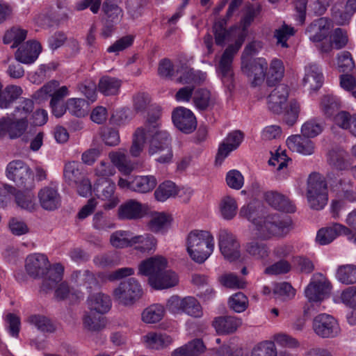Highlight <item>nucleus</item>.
<instances>
[{
  "mask_svg": "<svg viewBox=\"0 0 356 356\" xmlns=\"http://www.w3.org/2000/svg\"><path fill=\"white\" fill-rule=\"evenodd\" d=\"M28 127L29 121L26 118H2L0 119V137L8 136L12 140L19 138L24 134Z\"/></svg>",
  "mask_w": 356,
  "mask_h": 356,
  "instance_id": "obj_12",
  "label": "nucleus"
},
{
  "mask_svg": "<svg viewBox=\"0 0 356 356\" xmlns=\"http://www.w3.org/2000/svg\"><path fill=\"white\" fill-rule=\"evenodd\" d=\"M332 24L330 20L321 17L312 22L306 30L310 40L320 42L325 39L330 33Z\"/></svg>",
  "mask_w": 356,
  "mask_h": 356,
  "instance_id": "obj_20",
  "label": "nucleus"
},
{
  "mask_svg": "<svg viewBox=\"0 0 356 356\" xmlns=\"http://www.w3.org/2000/svg\"><path fill=\"white\" fill-rule=\"evenodd\" d=\"M213 28L215 30V41L218 45H223L225 42L232 40L233 38H238V35H236L238 32L236 28L228 31L222 26L218 24H215Z\"/></svg>",
  "mask_w": 356,
  "mask_h": 356,
  "instance_id": "obj_63",
  "label": "nucleus"
},
{
  "mask_svg": "<svg viewBox=\"0 0 356 356\" xmlns=\"http://www.w3.org/2000/svg\"><path fill=\"white\" fill-rule=\"evenodd\" d=\"M307 197L313 209H322L327 202V184L317 173L311 174L308 179Z\"/></svg>",
  "mask_w": 356,
  "mask_h": 356,
  "instance_id": "obj_6",
  "label": "nucleus"
},
{
  "mask_svg": "<svg viewBox=\"0 0 356 356\" xmlns=\"http://www.w3.org/2000/svg\"><path fill=\"white\" fill-rule=\"evenodd\" d=\"M7 177L18 187L32 189L34 186L33 174L29 167L21 160L10 162L6 168Z\"/></svg>",
  "mask_w": 356,
  "mask_h": 356,
  "instance_id": "obj_7",
  "label": "nucleus"
},
{
  "mask_svg": "<svg viewBox=\"0 0 356 356\" xmlns=\"http://www.w3.org/2000/svg\"><path fill=\"white\" fill-rule=\"evenodd\" d=\"M92 226L99 231H107L115 227L113 220L103 211H97L92 218Z\"/></svg>",
  "mask_w": 356,
  "mask_h": 356,
  "instance_id": "obj_60",
  "label": "nucleus"
},
{
  "mask_svg": "<svg viewBox=\"0 0 356 356\" xmlns=\"http://www.w3.org/2000/svg\"><path fill=\"white\" fill-rule=\"evenodd\" d=\"M178 282L177 273L171 270H164L157 277H152L149 284L156 290L168 289L174 287Z\"/></svg>",
  "mask_w": 356,
  "mask_h": 356,
  "instance_id": "obj_29",
  "label": "nucleus"
},
{
  "mask_svg": "<svg viewBox=\"0 0 356 356\" xmlns=\"http://www.w3.org/2000/svg\"><path fill=\"white\" fill-rule=\"evenodd\" d=\"M150 110L152 113H148V117L144 127L145 132L152 136L149 148L150 155L159 154L156 161L159 163H168L172 157V152L170 146V138L167 131L159 129L158 122L161 113L157 106H152Z\"/></svg>",
  "mask_w": 356,
  "mask_h": 356,
  "instance_id": "obj_3",
  "label": "nucleus"
},
{
  "mask_svg": "<svg viewBox=\"0 0 356 356\" xmlns=\"http://www.w3.org/2000/svg\"><path fill=\"white\" fill-rule=\"evenodd\" d=\"M145 214V205L134 199L123 202L118 209V217L123 220H135L142 218Z\"/></svg>",
  "mask_w": 356,
  "mask_h": 356,
  "instance_id": "obj_16",
  "label": "nucleus"
},
{
  "mask_svg": "<svg viewBox=\"0 0 356 356\" xmlns=\"http://www.w3.org/2000/svg\"><path fill=\"white\" fill-rule=\"evenodd\" d=\"M172 218L171 215L165 212H152L149 220L147 223L149 231L155 233H163L171 225Z\"/></svg>",
  "mask_w": 356,
  "mask_h": 356,
  "instance_id": "obj_27",
  "label": "nucleus"
},
{
  "mask_svg": "<svg viewBox=\"0 0 356 356\" xmlns=\"http://www.w3.org/2000/svg\"><path fill=\"white\" fill-rule=\"evenodd\" d=\"M26 36V30L19 26H13L5 33L3 42L10 44L11 48H15L25 40Z\"/></svg>",
  "mask_w": 356,
  "mask_h": 356,
  "instance_id": "obj_40",
  "label": "nucleus"
},
{
  "mask_svg": "<svg viewBox=\"0 0 356 356\" xmlns=\"http://www.w3.org/2000/svg\"><path fill=\"white\" fill-rule=\"evenodd\" d=\"M338 195L349 202H356V186L350 179L341 180L338 186Z\"/></svg>",
  "mask_w": 356,
  "mask_h": 356,
  "instance_id": "obj_52",
  "label": "nucleus"
},
{
  "mask_svg": "<svg viewBox=\"0 0 356 356\" xmlns=\"http://www.w3.org/2000/svg\"><path fill=\"white\" fill-rule=\"evenodd\" d=\"M245 252L256 259L264 260L270 254V250L266 243L255 240L248 242L245 245Z\"/></svg>",
  "mask_w": 356,
  "mask_h": 356,
  "instance_id": "obj_37",
  "label": "nucleus"
},
{
  "mask_svg": "<svg viewBox=\"0 0 356 356\" xmlns=\"http://www.w3.org/2000/svg\"><path fill=\"white\" fill-rule=\"evenodd\" d=\"M289 88L287 86H277L269 95L267 99L268 109L275 114L283 113L286 100L289 97Z\"/></svg>",
  "mask_w": 356,
  "mask_h": 356,
  "instance_id": "obj_17",
  "label": "nucleus"
},
{
  "mask_svg": "<svg viewBox=\"0 0 356 356\" xmlns=\"http://www.w3.org/2000/svg\"><path fill=\"white\" fill-rule=\"evenodd\" d=\"M82 321L83 328L92 332H98L102 330L106 325V318L101 316H97L90 313H86Z\"/></svg>",
  "mask_w": 356,
  "mask_h": 356,
  "instance_id": "obj_43",
  "label": "nucleus"
},
{
  "mask_svg": "<svg viewBox=\"0 0 356 356\" xmlns=\"http://www.w3.org/2000/svg\"><path fill=\"white\" fill-rule=\"evenodd\" d=\"M251 356H277V348L271 340L262 341L256 344Z\"/></svg>",
  "mask_w": 356,
  "mask_h": 356,
  "instance_id": "obj_54",
  "label": "nucleus"
},
{
  "mask_svg": "<svg viewBox=\"0 0 356 356\" xmlns=\"http://www.w3.org/2000/svg\"><path fill=\"white\" fill-rule=\"evenodd\" d=\"M144 128H138L133 136V141L129 152L132 156L138 157L143 152L147 138Z\"/></svg>",
  "mask_w": 356,
  "mask_h": 356,
  "instance_id": "obj_49",
  "label": "nucleus"
},
{
  "mask_svg": "<svg viewBox=\"0 0 356 356\" xmlns=\"http://www.w3.org/2000/svg\"><path fill=\"white\" fill-rule=\"evenodd\" d=\"M27 321L43 333H53L56 330V327L51 320L43 315H31L28 318Z\"/></svg>",
  "mask_w": 356,
  "mask_h": 356,
  "instance_id": "obj_38",
  "label": "nucleus"
},
{
  "mask_svg": "<svg viewBox=\"0 0 356 356\" xmlns=\"http://www.w3.org/2000/svg\"><path fill=\"white\" fill-rule=\"evenodd\" d=\"M323 82L321 70L316 64L311 63L305 67V74L302 79L303 86L308 90H318Z\"/></svg>",
  "mask_w": 356,
  "mask_h": 356,
  "instance_id": "obj_25",
  "label": "nucleus"
},
{
  "mask_svg": "<svg viewBox=\"0 0 356 356\" xmlns=\"http://www.w3.org/2000/svg\"><path fill=\"white\" fill-rule=\"evenodd\" d=\"M108 158L113 165L124 175H130L136 168V163L129 159L126 149H118L109 152Z\"/></svg>",
  "mask_w": 356,
  "mask_h": 356,
  "instance_id": "obj_22",
  "label": "nucleus"
},
{
  "mask_svg": "<svg viewBox=\"0 0 356 356\" xmlns=\"http://www.w3.org/2000/svg\"><path fill=\"white\" fill-rule=\"evenodd\" d=\"M53 288H55L54 296L58 300L67 299L71 302H75L82 297L79 291L71 288L66 282H58L51 289Z\"/></svg>",
  "mask_w": 356,
  "mask_h": 356,
  "instance_id": "obj_34",
  "label": "nucleus"
},
{
  "mask_svg": "<svg viewBox=\"0 0 356 356\" xmlns=\"http://www.w3.org/2000/svg\"><path fill=\"white\" fill-rule=\"evenodd\" d=\"M132 234L128 231L119 230L113 232L110 236L111 244L116 248H124L131 246Z\"/></svg>",
  "mask_w": 356,
  "mask_h": 356,
  "instance_id": "obj_59",
  "label": "nucleus"
},
{
  "mask_svg": "<svg viewBox=\"0 0 356 356\" xmlns=\"http://www.w3.org/2000/svg\"><path fill=\"white\" fill-rule=\"evenodd\" d=\"M88 304L91 312L102 314L107 313L111 307L110 297L102 293L92 295L88 300Z\"/></svg>",
  "mask_w": 356,
  "mask_h": 356,
  "instance_id": "obj_33",
  "label": "nucleus"
},
{
  "mask_svg": "<svg viewBox=\"0 0 356 356\" xmlns=\"http://www.w3.org/2000/svg\"><path fill=\"white\" fill-rule=\"evenodd\" d=\"M185 245L191 259L196 264H202L214 252L215 238L210 231L193 229L188 234Z\"/></svg>",
  "mask_w": 356,
  "mask_h": 356,
  "instance_id": "obj_4",
  "label": "nucleus"
},
{
  "mask_svg": "<svg viewBox=\"0 0 356 356\" xmlns=\"http://www.w3.org/2000/svg\"><path fill=\"white\" fill-rule=\"evenodd\" d=\"M141 341L146 348L152 350H162L169 346L173 340L166 334L149 332L141 337Z\"/></svg>",
  "mask_w": 356,
  "mask_h": 356,
  "instance_id": "obj_26",
  "label": "nucleus"
},
{
  "mask_svg": "<svg viewBox=\"0 0 356 356\" xmlns=\"http://www.w3.org/2000/svg\"><path fill=\"white\" fill-rule=\"evenodd\" d=\"M157 185V179L153 175L136 176L132 179V191L146 193L152 191Z\"/></svg>",
  "mask_w": 356,
  "mask_h": 356,
  "instance_id": "obj_35",
  "label": "nucleus"
},
{
  "mask_svg": "<svg viewBox=\"0 0 356 356\" xmlns=\"http://www.w3.org/2000/svg\"><path fill=\"white\" fill-rule=\"evenodd\" d=\"M266 201L277 210L287 213L294 212L295 205L287 197L277 192L270 191L265 194Z\"/></svg>",
  "mask_w": 356,
  "mask_h": 356,
  "instance_id": "obj_30",
  "label": "nucleus"
},
{
  "mask_svg": "<svg viewBox=\"0 0 356 356\" xmlns=\"http://www.w3.org/2000/svg\"><path fill=\"white\" fill-rule=\"evenodd\" d=\"M218 280L222 286L231 289H243L245 286V282L232 273H223Z\"/></svg>",
  "mask_w": 356,
  "mask_h": 356,
  "instance_id": "obj_58",
  "label": "nucleus"
},
{
  "mask_svg": "<svg viewBox=\"0 0 356 356\" xmlns=\"http://www.w3.org/2000/svg\"><path fill=\"white\" fill-rule=\"evenodd\" d=\"M286 145L291 151L303 155H311L315 149L314 142L302 135H293L289 137Z\"/></svg>",
  "mask_w": 356,
  "mask_h": 356,
  "instance_id": "obj_28",
  "label": "nucleus"
},
{
  "mask_svg": "<svg viewBox=\"0 0 356 356\" xmlns=\"http://www.w3.org/2000/svg\"><path fill=\"white\" fill-rule=\"evenodd\" d=\"M337 280L345 284H351L356 282V266L346 264L338 267L337 271Z\"/></svg>",
  "mask_w": 356,
  "mask_h": 356,
  "instance_id": "obj_48",
  "label": "nucleus"
},
{
  "mask_svg": "<svg viewBox=\"0 0 356 356\" xmlns=\"http://www.w3.org/2000/svg\"><path fill=\"white\" fill-rule=\"evenodd\" d=\"M115 184L109 178L98 179L95 184V189L99 197L105 201L103 208L111 210L115 208L120 202V200L115 195Z\"/></svg>",
  "mask_w": 356,
  "mask_h": 356,
  "instance_id": "obj_14",
  "label": "nucleus"
},
{
  "mask_svg": "<svg viewBox=\"0 0 356 356\" xmlns=\"http://www.w3.org/2000/svg\"><path fill=\"white\" fill-rule=\"evenodd\" d=\"M176 192V184L171 181H165L158 186L154 195L157 201L164 202L175 195Z\"/></svg>",
  "mask_w": 356,
  "mask_h": 356,
  "instance_id": "obj_51",
  "label": "nucleus"
},
{
  "mask_svg": "<svg viewBox=\"0 0 356 356\" xmlns=\"http://www.w3.org/2000/svg\"><path fill=\"white\" fill-rule=\"evenodd\" d=\"M197 127V120L193 113L186 108L179 107V131L190 134Z\"/></svg>",
  "mask_w": 356,
  "mask_h": 356,
  "instance_id": "obj_36",
  "label": "nucleus"
},
{
  "mask_svg": "<svg viewBox=\"0 0 356 356\" xmlns=\"http://www.w3.org/2000/svg\"><path fill=\"white\" fill-rule=\"evenodd\" d=\"M130 247L142 254H151L156 249L157 239L149 233L138 235L132 234Z\"/></svg>",
  "mask_w": 356,
  "mask_h": 356,
  "instance_id": "obj_24",
  "label": "nucleus"
},
{
  "mask_svg": "<svg viewBox=\"0 0 356 356\" xmlns=\"http://www.w3.org/2000/svg\"><path fill=\"white\" fill-rule=\"evenodd\" d=\"M254 213V207L248 204L241 208L239 216L252 221L254 225V235L257 238L268 240L273 237H283L291 229V220L288 216L270 215L255 218Z\"/></svg>",
  "mask_w": 356,
  "mask_h": 356,
  "instance_id": "obj_1",
  "label": "nucleus"
},
{
  "mask_svg": "<svg viewBox=\"0 0 356 356\" xmlns=\"http://www.w3.org/2000/svg\"><path fill=\"white\" fill-rule=\"evenodd\" d=\"M41 49V45L38 42L27 41L21 45L15 52V59L22 63L31 64L37 59Z\"/></svg>",
  "mask_w": 356,
  "mask_h": 356,
  "instance_id": "obj_21",
  "label": "nucleus"
},
{
  "mask_svg": "<svg viewBox=\"0 0 356 356\" xmlns=\"http://www.w3.org/2000/svg\"><path fill=\"white\" fill-rule=\"evenodd\" d=\"M314 332L321 338H334L341 332L337 321L327 314L316 316L312 323Z\"/></svg>",
  "mask_w": 356,
  "mask_h": 356,
  "instance_id": "obj_11",
  "label": "nucleus"
},
{
  "mask_svg": "<svg viewBox=\"0 0 356 356\" xmlns=\"http://www.w3.org/2000/svg\"><path fill=\"white\" fill-rule=\"evenodd\" d=\"M267 62L263 58H257L241 62V70L252 81L254 86L261 84L265 78Z\"/></svg>",
  "mask_w": 356,
  "mask_h": 356,
  "instance_id": "obj_13",
  "label": "nucleus"
},
{
  "mask_svg": "<svg viewBox=\"0 0 356 356\" xmlns=\"http://www.w3.org/2000/svg\"><path fill=\"white\" fill-rule=\"evenodd\" d=\"M218 241L220 251L225 259L232 261L240 257V244L233 233L222 229L218 232Z\"/></svg>",
  "mask_w": 356,
  "mask_h": 356,
  "instance_id": "obj_9",
  "label": "nucleus"
},
{
  "mask_svg": "<svg viewBox=\"0 0 356 356\" xmlns=\"http://www.w3.org/2000/svg\"><path fill=\"white\" fill-rule=\"evenodd\" d=\"M31 190L25 189L24 191H17V193L15 194V200L17 205L21 209L33 211L35 210L36 204L34 201V194Z\"/></svg>",
  "mask_w": 356,
  "mask_h": 356,
  "instance_id": "obj_41",
  "label": "nucleus"
},
{
  "mask_svg": "<svg viewBox=\"0 0 356 356\" xmlns=\"http://www.w3.org/2000/svg\"><path fill=\"white\" fill-rule=\"evenodd\" d=\"M49 266L48 258L43 254H30L25 261V269L29 275L33 278L44 277L41 289L46 292L63 280L64 273V267L60 264Z\"/></svg>",
  "mask_w": 356,
  "mask_h": 356,
  "instance_id": "obj_2",
  "label": "nucleus"
},
{
  "mask_svg": "<svg viewBox=\"0 0 356 356\" xmlns=\"http://www.w3.org/2000/svg\"><path fill=\"white\" fill-rule=\"evenodd\" d=\"M238 204L234 197L226 195L222 197L220 202V211L225 220H232L236 215Z\"/></svg>",
  "mask_w": 356,
  "mask_h": 356,
  "instance_id": "obj_45",
  "label": "nucleus"
},
{
  "mask_svg": "<svg viewBox=\"0 0 356 356\" xmlns=\"http://www.w3.org/2000/svg\"><path fill=\"white\" fill-rule=\"evenodd\" d=\"M245 40V34L236 40L234 44L229 45L223 52L219 61L218 72L224 82H232L233 77L232 62L235 54Z\"/></svg>",
  "mask_w": 356,
  "mask_h": 356,
  "instance_id": "obj_10",
  "label": "nucleus"
},
{
  "mask_svg": "<svg viewBox=\"0 0 356 356\" xmlns=\"http://www.w3.org/2000/svg\"><path fill=\"white\" fill-rule=\"evenodd\" d=\"M272 341L285 348L296 349L300 346L299 341L293 337L284 332L275 334L272 337Z\"/></svg>",
  "mask_w": 356,
  "mask_h": 356,
  "instance_id": "obj_61",
  "label": "nucleus"
},
{
  "mask_svg": "<svg viewBox=\"0 0 356 356\" xmlns=\"http://www.w3.org/2000/svg\"><path fill=\"white\" fill-rule=\"evenodd\" d=\"M331 291V284L322 274H314L305 290V294L310 302H319L327 298Z\"/></svg>",
  "mask_w": 356,
  "mask_h": 356,
  "instance_id": "obj_8",
  "label": "nucleus"
},
{
  "mask_svg": "<svg viewBox=\"0 0 356 356\" xmlns=\"http://www.w3.org/2000/svg\"><path fill=\"white\" fill-rule=\"evenodd\" d=\"M323 130V124L315 119L306 121L301 127L302 136L308 138L316 137L322 133Z\"/></svg>",
  "mask_w": 356,
  "mask_h": 356,
  "instance_id": "obj_55",
  "label": "nucleus"
},
{
  "mask_svg": "<svg viewBox=\"0 0 356 356\" xmlns=\"http://www.w3.org/2000/svg\"><path fill=\"white\" fill-rule=\"evenodd\" d=\"M207 79L205 72L194 70L193 69L186 67L181 70V76L179 77V82L188 83L191 86L200 85L204 83Z\"/></svg>",
  "mask_w": 356,
  "mask_h": 356,
  "instance_id": "obj_39",
  "label": "nucleus"
},
{
  "mask_svg": "<svg viewBox=\"0 0 356 356\" xmlns=\"http://www.w3.org/2000/svg\"><path fill=\"white\" fill-rule=\"evenodd\" d=\"M284 74V67L283 62L278 58L273 59L265 76H266L268 84L273 85L276 82L280 81L283 78Z\"/></svg>",
  "mask_w": 356,
  "mask_h": 356,
  "instance_id": "obj_44",
  "label": "nucleus"
},
{
  "mask_svg": "<svg viewBox=\"0 0 356 356\" xmlns=\"http://www.w3.org/2000/svg\"><path fill=\"white\" fill-rule=\"evenodd\" d=\"M38 199L42 208L47 211H54L61 204V197L57 188L51 186H45L40 189Z\"/></svg>",
  "mask_w": 356,
  "mask_h": 356,
  "instance_id": "obj_23",
  "label": "nucleus"
},
{
  "mask_svg": "<svg viewBox=\"0 0 356 356\" xmlns=\"http://www.w3.org/2000/svg\"><path fill=\"white\" fill-rule=\"evenodd\" d=\"M179 309L189 316L200 318L202 316V309L200 304L193 297L183 298L179 302Z\"/></svg>",
  "mask_w": 356,
  "mask_h": 356,
  "instance_id": "obj_47",
  "label": "nucleus"
},
{
  "mask_svg": "<svg viewBox=\"0 0 356 356\" xmlns=\"http://www.w3.org/2000/svg\"><path fill=\"white\" fill-rule=\"evenodd\" d=\"M350 229L340 223H334L330 227L322 228L317 232L316 241L321 245L332 242L337 236L350 235Z\"/></svg>",
  "mask_w": 356,
  "mask_h": 356,
  "instance_id": "obj_19",
  "label": "nucleus"
},
{
  "mask_svg": "<svg viewBox=\"0 0 356 356\" xmlns=\"http://www.w3.org/2000/svg\"><path fill=\"white\" fill-rule=\"evenodd\" d=\"M133 108L137 113H143L147 110H150L153 105L151 104V98L147 93L139 92L133 97Z\"/></svg>",
  "mask_w": 356,
  "mask_h": 356,
  "instance_id": "obj_57",
  "label": "nucleus"
},
{
  "mask_svg": "<svg viewBox=\"0 0 356 356\" xmlns=\"http://www.w3.org/2000/svg\"><path fill=\"white\" fill-rule=\"evenodd\" d=\"M165 314V307L159 303H154L145 308L141 313V321L145 324L159 323Z\"/></svg>",
  "mask_w": 356,
  "mask_h": 356,
  "instance_id": "obj_32",
  "label": "nucleus"
},
{
  "mask_svg": "<svg viewBox=\"0 0 356 356\" xmlns=\"http://www.w3.org/2000/svg\"><path fill=\"white\" fill-rule=\"evenodd\" d=\"M121 81L115 77L103 76L99 81V90L104 95H115L118 93Z\"/></svg>",
  "mask_w": 356,
  "mask_h": 356,
  "instance_id": "obj_46",
  "label": "nucleus"
},
{
  "mask_svg": "<svg viewBox=\"0 0 356 356\" xmlns=\"http://www.w3.org/2000/svg\"><path fill=\"white\" fill-rule=\"evenodd\" d=\"M66 107L76 117H83L88 111V103L81 98H71L67 101Z\"/></svg>",
  "mask_w": 356,
  "mask_h": 356,
  "instance_id": "obj_62",
  "label": "nucleus"
},
{
  "mask_svg": "<svg viewBox=\"0 0 356 356\" xmlns=\"http://www.w3.org/2000/svg\"><path fill=\"white\" fill-rule=\"evenodd\" d=\"M211 102L209 90L200 88L197 90L193 96V102L195 106L200 110H205L209 107Z\"/></svg>",
  "mask_w": 356,
  "mask_h": 356,
  "instance_id": "obj_64",
  "label": "nucleus"
},
{
  "mask_svg": "<svg viewBox=\"0 0 356 356\" xmlns=\"http://www.w3.org/2000/svg\"><path fill=\"white\" fill-rule=\"evenodd\" d=\"M143 287L136 278L121 282L113 291L114 301L124 307H132L143 296Z\"/></svg>",
  "mask_w": 356,
  "mask_h": 356,
  "instance_id": "obj_5",
  "label": "nucleus"
},
{
  "mask_svg": "<svg viewBox=\"0 0 356 356\" xmlns=\"http://www.w3.org/2000/svg\"><path fill=\"white\" fill-rule=\"evenodd\" d=\"M63 176L68 184L72 186L74 184H79L85 177L80 169V165L75 161L68 162L65 165Z\"/></svg>",
  "mask_w": 356,
  "mask_h": 356,
  "instance_id": "obj_42",
  "label": "nucleus"
},
{
  "mask_svg": "<svg viewBox=\"0 0 356 356\" xmlns=\"http://www.w3.org/2000/svg\"><path fill=\"white\" fill-rule=\"evenodd\" d=\"M167 266V259L163 256L156 255L140 262L138 266V274L148 276L149 281L152 277H157Z\"/></svg>",
  "mask_w": 356,
  "mask_h": 356,
  "instance_id": "obj_15",
  "label": "nucleus"
},
{
  "mask_svg": "<svg viewBox=\"0 0 356 356\" xmlns=\"http://www.w3.org/2000/svg\"><path fill=\"white\" fill-rule=\"evenodd\" d=\"M300 111V104L295 99L291 100L284 108L283 120L289 126L293 125L298 120Z\"/></svg>",
  "mask_w": 356,
  "mask_h": 356,
  "instance_id": "obj_56",
  "label": "nucleus"
},
{
  "mask_svg": "<svg viewBox=\"0 0 356 356\" xmlns=\"http://www.w3.org/2000/svg\"><path fill=\"white\" fill-rule=\"evenodd\" d=\"M243 140V134L240 131L229 133L218 147L216 161L221 164L222 161L234 150L236 149Z\"/></svg>",
  "mask_w": 356,
  "mask_h": 356,
  "instance_id": "obj_18",
  "label": "nucleus"
},
{
  "mask_svg": "<svg viewBox=\"0 0 356 356\" xmlns=\"http://www.w3.org/2000/svg\"><path fill=\"white\" fill-rule=\"evenodd\" d=\"M241 325V319L233 316H220L216 318L213 321V326L218 334L232 333Z\"/></svg>",
  "mask_w": 356,
  "mask_h": 356,
  "instance_id": "obj_31",
  "label": "nucleus"
},
{
  "mask_svg": "<svg viewBox=\"0 0 356 356\" xmlns=\"http://www.w3.org/2000/svg\"><path fill=\"white\" fill-rule=\"evenodd\" d=\"M347 153L341 149H332L328 153L327 161L337 170H343L348 167Z\"/></svg>",
  "mask_w": 356,
  "mask_h": 356,
  "instance_id": "obj_50",
  "label": "nucleus"
},
{
  "mask_svg": "<svg viewBox=\"0 0 356 356\" xmlns=\"http://www.w3.org/2000/svg\"><path fill=\"white\" fill-rule=\"evenodd\" d=\"M296 33L293 27L284 24L280 28L275 29L274 38L276 39V44L283 48H288V40Z\"/></svg>",
  "mask_w": 356,
  "mask_h": 356,
  "instance_id": "obj_53",
  "label": "nucleus"
}]
</instances>
